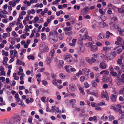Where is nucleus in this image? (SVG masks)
I'll use <instances>...</instances> for the list:
<instances>
[{
	"label": "nucleus",
	"mask_w": 124,
	"mask_h": 124,
	"mask_svg": "<svg viewBox=\"0 0 124 124\" xmlns=\"http://www.w3.org/2000/svg\"><path fill=\"white\" fill-rule=\"evenodd\" d=\"M122 60L120 59H118L117 61L118 64H120V66L122 68V69L124 70V64L123 63L120 64L122 62Z\"/></svg>",
	"instance_id": "obj_9"
},
{
	"label": "nucleus",
	"mask_w": 124,
	"mask_h": 124,
	"mask_svg": "<svg viewBox=\"0 0 124 124\" xmlns=\"http://www.w3.org/2000/svg\"><path fill=\"white\" fill-rule=\"evenodd\" d=\"M21 114L23 117H25L26 115L25 114V111L24 110H22L21 112Z\"/></svg>",
	"instance_id": "obj_42"
},
{
	"label": "nucleus",
	"mask_w": 124,
	"mask_h": 124,
	"mask_svg": "<svg viewBox=\"0 0 124 124\" xmlns=\"http://www.w3.org/2000/svg\"><path fill=\"white\" fill-rule=\"evenodd\" d=\"M117 98V96L116 95L113 94H111L110 98L111 100L112 101L115 102L116 101Z\"/></svg>",
	"instance_id": "obj_12"
},
{
	"label": "nucleus",
	"mask_w": 124,
	"mask_h": 124,
	"mask_svg": "<svg viewBox=\"0 0 124 124\" xmlns=\"http://www.w3.org/2000/svg\"><path fill=\"white\" fill-rule=\"evenodd\" d=\"M112 15H113V17H111V19H113L114 21H115L116 20H117V18L115 16V14H112Z\"/></svg>",
	"instance_id": "obj_41"
},
{
	"label": "nucleus",
	"mask_w": 124,
	"mask_h": 124,
	"mask_svg": "<svg viewBox=\"0 0 124 124\" xmlns=\"http://www.w3.org/2000/svg\"><path fill=\"white\" fill-rule=\"evenodd\" d=\"M110 73L111 75L113 76L117 77V73L116 72H113V71H112L110 72Z\"/></svg>",
	"instance_id": "obj_33"
},
{
	"label": "nucleus",
	"mask_w": 124,
	"mask_h": 124,
	"mask_svg": "<svg viewBox=\"0 0 124 124\" xmlns=\"http://www.w3.org/2000/svg\"><path fill=\"white\" fill-rule=\"evenodd\" d=\"M64 35L63 33L60 34L59 36V37L60 40H62L63 39Z\"/></svg>",
	"instance_id": "obj_38"
},
{
	"label": "nucleus",
	"mask_w": 124,
	"mask_h": 124,
	"mask_svg": "<svg viewBox=\"0 0 124 124\" xmlns=\"http://www.w3.org/2000/svg\"><path fill=\"white\" fill-rule=\"evenodd\" d=\"M64 62L62 60H60L59 61V64L58 65L59 69H61L63 65Z\"/></svg>",
	"instance_id": "obj_13"
},
{
	"label": "nucleus",
	"mask_w": 124,
	"mask_h": 124,
	"mask_svg": "<svg viewBox=\"0 0 124 124\" xmlns=\"http://www.w3.org/2000/svg\"><path fill=\"white\" fill-rule=\"evenodd\" d=\"M122 83L120 79L119 78L116 80V84L118 85H120L122 84Z\"/></svg>",
	"instance_id": "obj_25"
},
{
	"label": "nucleus",
	"mask_w": 124,
	"mask_h": 124,
	"mask_svg": "<svg viewBox=\"0 0 124 124\" xmlns=\"http://www.w3.org/2000/svg\"><path fill=\"white\" fill-rule=\"evenodd\" d=\"M16 24V22L15 21H13L12 23H10L9 24L10 26L11 27L13 26Z\"/></svg>",
	"instance_id": "obj_54"
},
{
	"label": "nucleus",
	"mask_w": 124,
	"mask_h": 124,
	"mask_svg": "<svg viewBox=\"0 0 124 124\" xmlns=\"http://www.w3.org/2000/svg\"><path fill=\"white\" fill-rule=\"evenodd\" d=\"M14 51V55L13 56V57L14 58L15 57H16V58H17L18 57V53L15 50H13Z\"/></svg>",
	"instance_id": "obj_29"
},
{
	"label": "nucleus",
	"mask_w": 124,
	"mask_h": 124,
	"mask_svg": "<svg viewBox=\"0 0 124 124\" xmlns=\"http://www.w3.org/2000/svg\"><path fill=\"white\" fill-rule=\"evenodd\" d=\"M91 106L93 107H97V105L96 103L92 102L91 103Z\"/></svg>",
	"instance_id": "obj_45"
},
{
	"label": "nucleus",
	"mask_w": 124,
	"mask_h": 124,
	"mask_svg": "<svg viewBox=\"0 0 124 124\" xmlns=\"http://www.w3.org/2000/svg\"><path fill=\"white\" fill-rule=\"evenodd\" d=\"M56 112L57 113H61V111L59 109V108L58 107H56L55 109Z\"/></svg>",
	"instance_id": "obj_48"
},
{
	"label": "nucleus",
	"mask_w": 124,
	"mask_h": 124,
	"mask_svg": "<svg viewBox=\"0 0 124 124\" xmlns=\"http://www.w3.org/2000/svg\"><path fill=\"white\" fill-rule=\"evenodd\" d=\"M97 104L99 106H101L102 105H105V103L104 101H102L101 102L98 103Z\"/></svg>",
	"instance_id": "obj_34"
},
{
	"label": "nucleus",
	"mask_w": 124,
	"mask_h": 124,
	"mask_svg": "<svg viewBox=\"0 0 124 124\" xmlns=\"http://www.w3.org/2000/svg\"><path fill=\"white\" fill-rule=\"evenodd\" d=\"M72 30V28L71 27H65L63 28V31H70Z\"/></svg>",
	"instance_id": "obj_23"
},
{
	"label": "nucleus",
	"mask_w": 124,
	"mask_h": 124,
	"mask_svg": "<svg viewBox=\"0 0 124 124\" xmlns=\"http://www.w3.org/2000/svg\"><path fill=\"white\" fill-rule=\"evenodd\" d=\"M89 8L88 7H86L84 8L81 11L83 14L86 15L89 12Z\"/></svg>",
	"instance_id": "obj_5"
},
{
	"label": "nucleus",
	"mask_w": 124,
	"mask_h": 124,
	"mask_svg": "<svg viewBox=\"0 0 124 124\" xmlns=\"http://www.w3.org/2000/svg\"><path fill=\"white\" fill-rule=\"evenodd\" d=\"M82 23H76L75 25V27L77 30H78L82 27Z\"/></svg>",
	"instance_id": "obj_14"
},
{
	"label": "nucleus",
	"mask_w": 124,
	"mask_h": 124,
	"mask_svg": "<svg viewBox=\"0 0 124 124\" xmlns=\"http://www.w3.org/2000/svg\"><path fill=\"white\" fill-rule=\"evenodd\" d=\"M41 82L43 85L45 86H46L48 84V83L47 81L45 80H42V81Z\"/></svg>",
	"instance_id": "obj_53"
},
{
	"label": "nucleus",
	"mask_w": 124,
	"mask_h": 124,
	"mask_svg": "<svg viewBox=\"0 0 124 124\" xmlns=\"http://www.w3.org/2000/svg\"><path fill=\"white\" fill-rule=\"evenodd\" d=\"M124 93V86H123V88L120 89L118 93L120 94H123Z\"/></svg>",
	"instance_id": "obj_37"
},
{
	"label": "nucleus",
	"mask_w": 124,
	"mask_h": 124,
	"mask_svg": "<svg viewBox=\"0 0 124 124\" xmlns=\"http://www.w3.org/2000/svg\"><path fill=\"white\" fill-rule=\"evenodd\" d=\"M70 90L72 92L74 91L76 89L75 85L73 84H71L69 86Z\"/></svg>",
	"instance_id": "obj_7"
},
{
	"label": "nucleus",
	"mask_w": 124,
	"mask_h": 124,
	"mask_svg": "<svg viewBox=\"0 0 124 124\" xmlns=\"http://www.w3.org/2000/svg\"><path fill=\"white\" fill-rule=\"evenodd\" d=\"M27 58L29 60L31 59L32 60H34L35 58L34 56L32 55H29L28 56Z\"/></svg>",
	"instance_id": "obj_43"
},
{
	"label": "nucleus",
	"mask_w": 124,
	"mask_h": 124,
	"mask_svg": "<svg viewBox=\"0 0 124 124\" xmlns=\"http://www.w3.org/2000/svg\"><path fill=\"white\" fill-rule=\"evenodd\" d=\"M84 18L86 19H90L91 17L89 15H86L84 16Z\"/></svg>",
	"instance_id": "obj_49"
},
{
	"label": "nucleus",
	"mask_w": 124,
	"mask_h": 124,
	"mask_svg": "<svg viewBox=\"0 0 124 124\" xmlns=\"http://www.w3.org/2000/svg\"><path fill=\"white\" fill-rule=\"evenodd\" d=\"M13 50H10L9 52L10 53V58H12L13 57V55L14 53V52Z\"/></svg>",
	"instance_id": "obj_58"
},
{
	"label": "nucleus",
	"mask_w": 124,
	"mask_h": 124,
	"mask_svg": "<svg viewBox=\"0 0 124 124\" xmlns=\"http://www.w3.org/2000/svg\"><path fill=\"white\" fill-rule=\"evenodd\" d=\"M108 117L109 120L110 121H112L114 120L115 119L114 116L112 115L109 116Z\"/></svg>",
	"instance_id": "obj_40"
},
{
	"label": "nucleus",
	"mask_w": 124,
	"mask_h": 124,
	"mask_svg": "<svg viewBox=\"0 0 124 124\" xmlns=\"http://www.w3.org/2000/svg\"><path fill=\"white\" fill-rule=\"evenodd\" d=\"M63 59L69 62H70L73 60L72 56L70 55H64L63 56Z\"/></svg>",
	"instance_id": "obj_2"
},
{
	"label": "nucleus",
	"mask_w": 124,
	"mask_h": 124,
	"mask_svg": "<svg viewBox=\"0 0 124 124\" xmlns=\"http://www.w3.org/2000/svg\"><path fill=\"white\" fill-rule=\"evenodd\" d=\"M40 90L41 91L44 93L47 94H49V91L48 90H46L43 88H42Z\"/></svg>",
	"instance_id": "obj_22"
},
{
	"label": "nucleus",
	"mask_w": 124,
	"mask_h": 124,
	"mask_svg": "<svg viewBox=\"0 0 124 124\" xmlns=\"http://www.w3.org/2000/svg\"><path fill=\"white\" fill-rule=\"evenodd\" d=\"M51 58L47 57L46 60V62L47 64H49L51 62Z\"/></svg>",
	"instance_id": "obj_26"
},
{
	"label": "nucleus",
	"mask_w": 124,
	"mask_h": 124,
	"mask_svg": "<svg viewBox=\"0 0 124 124\" xmlns=\"http://www.w3.org/2000/svg\"><path fill=\"white\" fill-rule=\"evenodd\" d=\"M100 18L102 21H105L106 20V18L104 16H101Z\"/></svg>",
	"instance_id": "obj_52"
},
{
	"label": "nucleus",
	"mask_w": 124,
	"mask_h": 124,
	"mask_svg": "<svg viewBox=\"0 0 124 124\" xmlns=\"http://www.w3.org/2000/svg\"><path fill=\"white\" fill-rule=\"evenodd\" d=\"M65 31V34L67 35H71L72 34V32L71 31L69 32V31Z\"/></svg>",
	"instance_id": "obj_36"
},
{
	"label": "nucleus",
	"mask_w": 124,
	"mask_h": 124,
	"mask_svg": "<svg viewBox=\"0 0 124 124\" xmlns=\"http://www.w3.org/2000/svg\"><path fill=\"white\" fill-rule=\"evenodd\" d=\"M79 90L80 91V93H82L83 95H84L85 94L84 90L82 87L79 88Z\"/></svg>",
	"instance_id": "obj_31"
},
{
	"label": "nucleus",
	"mask_w": 124,
	"mask_h": 124,
	"mask_svg": "<svg viewBox=\"0 0 124 124\" xmlns=\"http://www.w3.org/2000/svg\"><path fill=\"white\" fill-rule=\"evenodd\" d=\"M84 85L85 87L86 88H88L89 87V85L88 84L87 82H85L84 83Z\"/></svg>",
	"instance_id": "obj_62"
},
{
	"label": "nucleus",
	"mask_w": 124,
	"mask_h": 124,
	"mask_svg": "<svg viewBox=\"0 0 124 124\" xmlns=\"http://www.w3.org/2000/svg\"><path fill=\"white\" fill-rule=\"evenodd\" d=\"M59 75L61 78H62L64 79L65 78V76L62 73H60Z\"/></svg>",
	"instance_id": "obj_61"
},
{
	"label": "nucleus",
	"mask_w": 124,
	"mask_h": 124,
	"mask_svg": "<svg viewBox=\"0 0 124 124\" xmlns=\"http://www.w3.org/2000/svg\"><path fill=\"white\" fill-rule=\"evenodd\" d=\"M3 59V64H6L7 62L8 61V58L6 57H4Z\"/></svg>",
	"instance_id": "obj_35"
},
{
	"label": "nucleus",
	"mask_w": 124,
	"mask_h": 124,
	"mask_svg": "<svg viewBox=\"0 0 124 124\" xmlns=\"http://www.w3.org/2000/svg\"><path fill=\"white\" fill-rule=\"evenodd\" d=\"M100 67L102 69H105L107 67V65L106 63L103 62H102L100 63Z\"/></svg>",
	"instance_id": "obj_10"
},
{
	"label": "nucleus",
	"mask_w": 124,
	"mask_h": 124,
	"mask_svg": "<svg viewBox=\"0 0 124 124\" xmlns=\"http://www.w3.org/2000/svg\"><path fill=\"white\" fill-rule=\"evenodd\" d=\"M42 48H40V51L41 53L47 52L48 51L49 48L47 45L45 44L43 45Z\"/></svg>",
	"instance_id": "obj_1"
},
{
	"label": "nucleus",
	"mask_w": 124,
	"mask_h": 124,
	"mask_svg": "<svg viewBox=\"0 0 124 124\" xmlns=\"http://www.w3.org/2000/svg\"><path fill=\"white\" fill-rule=\"evenodd\" d=\"M122 49L120 48L117 50L116 52L118 54H119L121 53L122 52Z\"/></svg>",
	"instance_id": "obj_64"
},
{
	"label": "nucleus",
	"mask_w": 124,
	"mask_h": 124,
	"mask_svg": "<svg viewBox=\"0 0 124 124\" xmlns=\"http://www.w3.org/2000/svg\"><path fill=\"white\" fill-rule=\"evenodd\" d=\"M94 42L93 41H90L88 43L85 44V45L87 47H89L91 45L93 44Z\"/></svg>",
	"instance_id": "obj_28"
},
{
	"label": "nucleus",
	"mask_w": 124,
	"mask_h": 124,
	"mask_svg": "<svg viewBox=\"0 0 124 124\" xmlns=\"http://www.w3.org/2000/svg\"><path fill=\"white\" fill-rule=\"evenodd\" d=\"M54 34L53 32V31H50L49 33V38H52V36Z\"/></svg>",
	"instance_id": "obj_50"
},
{
	"label": "nucleus",
	"mask_w": 124,
	"mask_h": 124,
	"mask_svg": "<svg viewBox=\"0 0 124 124\" xmlns=\"http://www.w3.org/2000/svg\"><path fill=\"white\" fill-rule=\"evenodd\" d=\"M20 1V0H13V1H9L8 4L9 5L14 7L16 5V3H18Z\"/></svg>",
	"instance_id": "obj_4"
},
{
	"label": "nucleus",
	"mask_w": 124,
	"mask_h": 124,
	"mask_svg": "<svg viewBox=\"0 0 124 124\" xmlns=\"http://www.w3.org/2000/svg\"><path fill=\"white\" fill-rule=\"evenodd\" d=\"M117 106L119 108H115L114 109V110L116 112H118L119 110L121 109V105L120 104H118L117 105Z\"/></svg>",
	"instance_id": "obj_24"
},
{
	"label": "nucleus",
	"mask_w": 124,
	"mask_h": 124,
	"mask_svg": "<svg viewBox=\"0 0 124 124\" xmlns=\"http://www.w3.org/2000/svg\"><path fill=\"white\" fill-rule=\"evenodd\" d=\"M97 50V46L96 45H93L92 46L90 47V50L91 51L93 52H96Z\"/></svg>",
	"instance_id": "obj_8"
},
{
	"label": "nucleus",
	"mask_w": 124,
	"mask_h": 124,
	"mask_svg": "<svg viewBox=\"0 0 124 124\" xmlns=\"http://www.w3.org/2000/svg\"><path fill=\"white\" fill-rule=\"evenodd\" d=\"M118 12L121 13H122L124 12V10L122 9L118 8Z\"/></svg>",
	"instance_id": "obj_51"
},
{
	"label": "nucleus",
	"mask_w": 124,
	"mask_h": 124,
	"mask_svg": "<svg viewBox=\"0 0 124 124\" xmlns=\"http://www.w3.org/2000/svg\"><path fill=\"white\" fill-rule=\"evenodd\" d=\"M85 60L90 65L92 64V63H94L96 61V60L93 57H92L91 59L88 57H86L85 58Z\"/></svg>",
	"instance_id": "obj_3"
},
{
	"label": "nucleus",
	"mask_w": 124,
	"mask_h": 124,
	"mask_svg": "<svg viewBox=\"0 0 124 124\" xmlns=\"http://www.w3.org/2000/svg\"><path fill=\"white\" fill-rule=\"evenodd\" d=\"M83 38L84 39H87L89 41H91L92 40V39L90 37H89L87 33L86 32V33L83 36Z\"/></svg>",
	"instance_id": "obj_16"
},
{
	"label": "nucleus",
	"mask_w": 124,
	"mask_h": 124,
	"mask_svg": "<svg viewBox=\"0 0 124 124\" xmlns=\"http://www.w3.org/2000/svg\"><path fill=\"white\" fill-rule=\"evenodd\" d=\"M111 47H103L102 50L101 51V52L102 53H103L104 52L105 53H106L107 52L106 51H110L111 49Z\"/></svg>",
	"instance_id": "obj_6"
},
{
	"label": "nucleus",
	"mask_w": 124,
	"mask_h": 124,
	"mask_svg": "<svg viewBox=\"0 0 124 124\" xmlns=\"http://www.w3.org/2000/svg\"><path fill=\"white\" fill-rule=\"evenodd\" d=\"M101 39H103L105 37V35L103 33H100L98 36Z\"/></svg>",
	"instance_id": "obj_27"
},
{
	"label": "nucleus",
	"mask_w": 124,
	"mask_h": 124,
	"mask_svg": "<svg viewBox=\"0 0 124 124\" xmlns=\"http://www.w3.org/2000/svg\"><path fill=\"white\" fill-rule=\"evenodd\" d=\"M41 38L42 40H44L46 38V34L44 33H41Z\"/></svg>",
	"instance_id": "obj_30"
},
{
	"label": "nucleus",
	"mask_w": 124,
	"mask_h": 124,
	"mask_svg": "<svg viewBox=\"0 0 124 124\" xmlns=\"http://www.w3.org/2000/svg\"><path fill=\"white\" fill-rule=\"evenodd\" d=\"M49 39L50 42L52 44H54L57 41V40L53 38H50Z\"/></svg>",
	"instance_id": "obj_20"
},
{
	"label": "nucleus",
	"mask_w": 124,
	"mask_h": 124,
	"mask_svg": "<svg viewBox=\"0 0 124 124\" xmlns=\"http://www.w3.org/2000/svg\"><path fill=\"white\" fill-rule=\"evenodd\" d=\"M105 57H107V59L108 60H112L114 58V56L112 55L111 54H108L106 56L104 55Z\"/></svg>",
	"instance_id": "obj_15"
},
{
	"label": "nucleus",
	"mask_w": 124,
	"mask_h": 124,
	"mask_svg": "<svg viewBox=\"0 0 124 124\" xmlns=\"http://www.w3.org/2000/svg\"><path fill=\"white\" fill-rule=\"evenodd\" d=\"M92 86L93 87H96L97 85V83L95 82L94 80L92 81Z\"/></svg>",
	"instance_id": "obj_32"
},
{
	"label": "nucleus",
	"mask_w": 124,
	"mask_h": 124,
	"mask_svg": "<svg viewBox=\"0 0 124 124\" xmlns=\"http://www.w3.org/2000/svg\"><path fill=\"white\" fill-rule=\"evenodd\" d=\"M1 71L0 72V76L2 75L5 76V72L4 71V70H0Z\"/></svg>",
	"instance_id": "obj_44"
},
{
	"label": "nucleus",
	"mask_w": 124,
	"mask_h": 124,
	"mask_svg": "<svg viewBox=\"0 0 124 124\" xmlns=\"http://www.w3.org/2000/svg\"><path fill=\"white\" fill-rule=\"evenodd\" d=\"M80 50L81 52H83L85 50V48L84 47L82 46L80 47Z\"/></svg>",
	"instance_id": "obj_56"
},
{
	"label": "nucleus",
	"mask_w": 124,
	"mask_h": 124,
	"mask_svg": "<svg viewBox=\"0 0 124 124\" xmlns=\"http://www.w3.org/2000/svg\"><path fill=\"white\" fill-rule=\"evenodd\" d=\"M99 12L101 15L104 14L105 13L101 9H99Z\"/></svg>",
	"instance_id": "obj_59"
},
{
	"label": "nucleus",
	"mask_w": 124,
	"mask_h": 124,
	"mask_svg": "<svg viewBox=\"0 0 124 124\" xmlns=\"http://www.w3.org/2000/svg\"><path fill=\"white\" fill-rule=\"evenodd\" d=\"M25 89V88L24 86H19V89L20 90L24 89Z\"/></svg>",
	"instance_id": "obj_63"
},
{
	"label": "nucleus",
	"mask_w": 124,
	"mask_h": 124,
	"mask_svg": "<svg viewBox=\"0 0 124 124\" xmlns=\"http://www.w3.org/2000/svg\"><path fill=\"white\" fill-rule=\"evenodd\" d=\"M82 74V73L81 70H79V72L77 73L76 75L78 77L79 75H81Z\"/></svg>",
	"instance_id": "obj_55"
},
{
	"label": "nucleus",
	"mask_w": 124,
	"mask_h": 124,
	"mask_svg": "<svg viewBox=\"0 0 124 124\" xmlns=\"http://www.w3.org/2000/svg\"><path fill=\"white\" fill-rule=\"evenodd\" d=\"M105 92V95L104 98H105L107 100H108L109 99V98L108 94L107 92Z\"/></svg>",
	"instance_id": "obj_60"
},
{
	"label": "nucleus",
	"mask_w": 124,
	"mask_h": 124,
	"mask_svg": "<svg viewBox=\"0 0 124 124\" xmlns=\"http://www.w3.org/2000/svg\"><path fill=\"white\" fill-rule=\"evenodd\" d=\"M55 53V50L54 49L51 50L50 52L49 55V56H51L52 59H53V58L54 54Z\"/></svg>",
	"instance_id": "obj_17"
},
{
	"label": "nucleus",
	"mask_w": 124,
	"mask_h": 124,
	"mask_svg": "<svg viewBox=\"0 0 124 124\" xmlns=\"http://www.w3.org/2000/svg\"><path fill=\"white\" fill-rule=\"evenodd\" d=\"M5 30L7 32H10L12 30V29L11 26H9L7 27Z\"/></svg>",
	"instance_id": "obj_39"
},
{
	"label": "nucleus",
	"mask_w": 124,
	"mask_h": 124,
	"mask_svg": "<svg viewBox=\"0 0 124 124\" xmlns=\"http://www.w3.org/2000/svg\"><path fill=\"white\" fill-rule=\"evenodd\" d=\"M76 101V100L74 99H71L69 101L72 104L75 103Z\"/></svg>",
	"instance_id": "obj_47"
},
{
	"label": "nucleus",
	"mask_w": 124,
	"mask_h": 124,
	"mask_svg": "<svg viewBox=\"0 0 124 124\" xmlns=\"http://www.w3.org/2000/svg\"><path fill=\"white\" fill-rule=\"evenodd\" d=\"M52 83L54 85L56 86L57 85V83L55 79L53 80L52 81Z\"/></svg>",
	"instance_id": "obj_57"
},
{
	"label": "nucleus",
	"mask_w": 124,
	"mask_h": 124,
	"mask_svg": "<svg viewBox=\"0 0 124 124\" xmlns=\"http://www.w3.org/2000/svg\"><path fill=\"white\" fill-rule=\"evenodd\" d=\"M11 34L14 36L15 37H17L18 36V35L16 33V32L15 31H12V32Z\"/></svg>",
	"instance_id": "obj_46"
},
{
	"label": "nucleus",
	"mask_w": 124,
	"mask_h": 124,
	"mask_svg": "<svg viewBox=\"0 0 124 124\" xmlns=\"http://www.w3.org/2000/svg\"><path fill=\"white\" fill-rule=\"evenodd\" d=\"M10 33L9 32L7 33H4L3 34L2 36L3 38L4 39H6L7 37H9L10 36Z\"/></svg>",
	"instance_id": "obj_18"
},
{
	"label": "nucleus",
	"mask_w": 124,
	"mask_h": 124,
	"mask_svg": "<svg viewBox=\"0 0 124 124\" xmlns=\"http://www.w3.org/2000/svg\"><path fill=\"white\" fill-rule=\"evenodd\" d=\"M64 68L66 70H75V69L73 68L71 66L69 65H66L64 66Z\"/></svg>",
	"instance_id": "obj_19"
},
{
	"label": "nucleus",
	"mask_w": 124,
	"mask_h": 124,
	"mask_svg": "<svg viewBox=\"0 0 124 124\" xmlns=\"http://www.w3.org/2000/svg\"><path fill=\"white\" fill-rule=\"evenodd\" d=\"M99 25L102 28H104L105 27L108 26V25L105 22L102 21L99 23Z\"/></svg>",
	"instance_id": "obj_11"
},
{
	"label": "nucleus",
	"mask_w": 124,
	"mask_h": 124,
	"mask_svg": "<svg viewBox=\"0 0 124 124\" xmlns=\"http://www.w3.org/2000/svg\"><path fill=\"white\" fill-rule=\"evenodd\" d=\"M16 64H19L21 65H22L23 66H24L25 65V63L23 62L22 61H20V60L18 59L16 60Z\"/></svg>",
	"instance_id": "obj_21"
}]
</instances>
